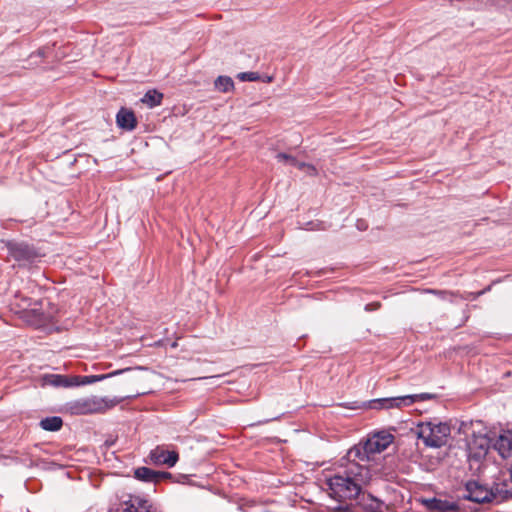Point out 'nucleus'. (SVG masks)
I'll list each match as a JSON object with an SVG mask.
<instances>
[{
	"label": "nucleus",
	"mask_w": 512,
	"mask_h": 512,
	"mask_svg": "<svg viewBox=\"0 0 512 512\" xmlns=\"http://www.w3.org/2000/svg\"><path fill=\"white\" fill-rule=\"evenodd\" d=\"M116 404V401L109 400L107 398L91 396L72 400L68 402L67 406L71 414L87 415L103 413L106 410L114 407Z\"/></svg>",
	"instance_id": "obj_5"
},
{
	"label": "nucleus",
	"mask_w": 512,
	"mask_h": 512,
	"mask_svg": "<svg viewBox=\"0 0 512 512\" xmlns=\"http://www.w3.org/2000/svg\"><path fill=\"white\" fill-rule=\"evenodd\" d=\"M430 293L436 294L440 296L441 298H445L446 295L451 294L450 292L443 291V290H429Z\"/></svg>",
	"instance_id": "obj_28"
},
{
	"label": "nucleus",
	"mask_w": 512,
	"mask_h": 512,
	"mask_svg": "<svg viewBox=\"0 0 512 512\" xmlns=\"http://www.w3.org/2000/svg\"><path fill=\"white\" fill-rule=\"evenodd\" d=\"M492 448L503 458L512 457V431H506L493 439Z\"/></svg>",
	"instance_id": "obj_11"
},
{
	"label": "nucleus",
	"mask_w": 512,
	"mask_h": 512,
	"mask_svg": "<svg viewBox=\"0 0 512 512\" xmlns=\"http://www.w3.org/2000/svg\"><path fill=\"white\" fill-rule=\"evenodd\" d=\"M277 158L281 161V160H285L287 162H289L291 165L295 166V167H298V164L301 162V161H298L297 159H295L294 157L288 155V154H285V153H279L277 155Z\"/></svg>",
	"instance_id": "obj_23"
},
{
	"label": "nucleus",
	"mask_w": 512,
	"mask_h": 512,
	"mask_svg": "<svg viewBox=\"0 0 512 512\" xmlns=\"http://www.w3.org/2000/svg\"><path fill=\"white\" fill-rule=\"evenodd\" d=\"M357 227H358V229H360V230H363V229H365V228H366V226L364 225V223H363V222H358Z\"/></svg>",
	"instance_id": "obj_33"
},
{
	"label": "nucleus",
	"mask_w": 512,
	"mask_h": 512,
	"mask_svg": "<svg viewBox=\"0 0 512 512\" xmlns=\"http://www.w3.org/2000/svg\"><path fill=\"white\" fill-rule=\"evenodd\" d=\"M393 441L394 436L389 431H376L369 435L363 446L358 445L349 449L347 456L355 461H368L371 455L383 452Z\"/></svg>",
	"instance_id": "obj_2"
},
{
	"label": "nucleus",
	"mask_w": 512,
	"mask_h": 512,
	"mask_svg": "<svg viewBox=\"0 0 512 512\" xmlns=\"http://www.w3.org/2000/svg\"><path fill=\"white\" fill-rule=\"evenodd\" d=\"M425 503L428 509L432 511L447 512L454 511L457 508L455 503L437 498L426 500Z\"/></svg>",
	"instance_id": "obj_15"
},
{
	"label": "nucleus",
	"mask_w": 512,
	"mask_h": 512,
	"mask_svg": "<svg viewBox=\"0 0 512 512\" xmlns=\"http://www.w3.org/2000/svg\"><path fill=\"white\" fill-rule=\"evenodd\" d=\"M273 80V76H269V75H259L258 74V81H263V82H266V83H269Z\"/></svg>",
	"instance_id": "obj_29"
},
{
	"label": "nucleus",
	"mask_w": 512,
	"mask_h": 512,
	"mask_svg": "<svg viewBox=\"0 0 512 512\" xmlns=\"http://www.w3.org/2000/svg\"><path fill=\"white\" fill-rule=\"evenodd\" d=\"M506 484H495L494 487L481 484L479 481L470 480L465 484L464 499L473 501L475 503H489L492 502L497 495L503 498L512 497V490L505 489Z\"/></svg>",
	"instance_id": "obj_3"
},
{
	"label": "nucleus",
	"mask_w": 512,
	"mask_h": 512,
	"mask_svg": "<svg viewBox=\"0 0 512 512\" xmlns=\"http://www.w3.org/2000/svg\"><path fill=\"white\" fill-rule=\"evenodd\" d=\"M489 289H490V288L488 287L487 289L482 290V291H479V292H477V293H470V295H472V296H473V299H476L477 297H479V296L483 295V294H484L487 290H489Z\"/></svg>",
	"instance_id": "obj_31"
},
{
	"label": "nucleus",
	"mask_w": 512,
	"mask_h": 512,
	"mask_svg": "<svg viewBox=\"0 0 512 512\" xmlns=\"http://www.w3.org/2000/svg\"><path fill=\"white\" fill-rule=\"evenodd\" d=\"M335 510L337 512H348L349 506L348 505H339L338 507L335 508Z\"/></svg>",
	"instance_id": "obj_30"
},
{
	"label": "nucleus",
	"mask_w": 512,
	"mask_h": 512,
	"mask_svg": "<svg viewBox=\"0 0 512 512\" xmlns=\"http://www.w3.org/2000/svg\"><path fill=\"white\" fill-rule=\"evenodd\" d=\"M124 370H118V371H115V372H112V373H109L107 375H101V376H94L93 377V381L95 380H102L104 378H108V377H111V376H114V375H118L120 373H122Z\"/></svg>",
	"instance_id": "obj_27"
},
{
	"label": "nucleus",
	"mask_w": 512,
	"mask_h": 512,
	"mask_svg": "<svg viewBox=\"0 0 512 512\" xmlns=\"http://www.w3.org/2000/svg\"><path fill=\"white\" fill-rule=\"evenodd\" d=\"M382 506H383L382 502H380L376 499H372V503L370 504L369 509L372 512H382Z\"/></svg>",
	"instance_id": "obj_26"
},
{
	"label": "nucleus",
	"mask_w": 512,
	"mask_h": 512,
	"mask_svg": "<svg viewBox=\"0 0 512 512\" xmlns=\"http://www.w3.org/2000/svg\"><path fill=\"white\" fill-rule=\"evenodd\" d=\"M22 310L21 318L29 325L41 327L50 322V315L44 313L41 309V303L35 302L33 307L27 308L25 305H19Z\"/></svg>",
	"instance_id": "obj_6"
},
{
	"label": "nucleus",
	"mask_w": 512,
	"mask_h": 512,
	"mask_svg": "<svg viewBox=\"0 0 512 512\" xmlns=\"http://www.w3.org/2000/svg\"><path fill=\"white\" fill-rule=\"evenodd\" d=\"M493 439L488 438L485 435L474 436L469 442L468 447L471 455L476 458L485 456L492 447Z\"/></svg>",
	"instance_id": "obj_12"
},
{
	"label": "nucleus",
	"mask_w": 512,
	"mask_h": 512,
	"mask_svg": "<svg viewBox=\"0 0 512 512\" xmlns=\"http://www.w3.org/2000/svg\"><path fill=\"white\" fill-rule=\"evenodd\" d=\"M134 476L136 479L144 482H158L162 478L170 477L168 472H157L148 467H139L135 469Z\"/></svg>",
	"instance_id": "obj_14"
},
{
	"label": "nucleus",
	"mask_w": 512,
	"mask_h": 512,
	"mask_svg": "<svg viewBox=\"0 0 512 512\" xmlns=\"http://www.w3.org/2000/svg\"><path fill=\"white\" fill-rule=\"evenodd\" d=\"M345 407L350 409H360V408H368L374 410H382L386 409L385 398L373 399L366 402L354 401L351 402V405H345Z\"/></svg>",
	"instance_id": "obj_16"
},
{
	"label": "nucleus",
	"mask_w": 512,
	"mask_h": 512,
	"mask_svg": "<svg viewBox=\"0 0 512 512\" xmlns=\"http://www.w3.org/2000/svg\"><path fill=\"white\" fill-rule=\"evenodd\" d=\"M435 394L431 393H420L405 396L387 397L385 398L386 410L388 409H401L403 407L411 406L412 404L420 401H427L434 399Z\"/></svg>",
	"instance_id": "obj_7"
},
{
	"label": "nucleus",
	"mask_w": 512,
	"mask_h": 512,
	"mask_svg": "<svg viewBox=\"0 0 512 512\" xmlns=\"http://www.w3.org/2000/svg\"><path fill=\"white\" fill-rule=\"evenodd\" d=\"M277 158L281 161V160H285L287 162H289L291 165L295 166V167H298V164L301 162V161H298L297 159H295L294 157L288 155V154H285V153H279L277 155Z\"/></svg>",
	"instance_id": "obj_24"
},
{
	"label": "nucleus",
	"mask_w": 512,
	"mask_h": 512,
	"mask_svg": "<svg viewBox=\"0 0 512 512\" xmlns=\"http://www.w3.org/2000/svg\"><path fill=\"white\" fill-rule=\"evenodd\" d=\"M39 425L43 430L55 432L61 429L63 421L58 416H52L42 419Z\"/></svg>",
	"instance_id": "obj_18"
},
{
	"label": "nucleus",
	"mask_w": 512,
	"mask_h": 512,
	"mask_svg": "<svg viewBox=\"0 0 512 512\" xmlns=\"http://www.w3.org/2000/svg\"><path fill=\"white\" fill-rule=\"evenodd\" d=\"M116 123L121 129L132 131L137 126V119L132 110L121 108L116 115Z\"/></svg>",
	"instance_id": "obj_13"
},
{
	"label": "nucleus",
	"mask_w": 512,
	"mask_h": 512,
	"mask_svg": "<svg viewBox=\"0 0 512 512\" xmlns=\"http://www.w3.org/2000/svg\"><path fill=\"white\" fill-rule=\"evenodd\" d=\"M45 51H46L45 49H39V50L37 51V56H39V57H43V56L45 55Z\"/></svg>",
	"instance_id": "obj_32"
},
{
	"label": "nucleus",
	"mask_w": 512,
	"mask_h": 512,
	"mask_svg": "<svg viewBox=\"0 0 512 512\" xmlns=\"http://www.w3.org/2000/svg\"><path fill=\"white\" fill-rule=\"evenodd\" d=\"M16 302L13 304L15 306V312L20 313L22 315V310L19 305H25L27 308H30L34 303H32L30 298L16 295L15 296Z\"/></svg>",
	"instance_id": "obj_21"
},
{
	"label": "nucleus",
	"mask_w": 512,
	"mask_h": 512,
	"mask_svg": "<svg viewBox=\"0 0 512 512\" xmlns=\"http://www.w3.org/2000/svg\"><path fill=\"white\" fill-rule=\"evenodd\" d=\"M342 462L348 463L346 468L327 481L330 496L340 502L352 500L359 495L366 473L365 467L348 456Z\"/></svg>",
	"instance_id": "obj_1"
},
{
	"label": "nucleus",
	"mask_w": 512,
	"mask_h": 512,
	"mask_svg": "<svg viewBox=\"0 0 512 512\" xmlns=\"http://www.w3.org/2000/svg\"><path fill=\"white\" fill-rule=\"evenodd\" d=\"M7 248L9 255L18 262H31L37 257L34 248L25 243L9 242Z\"/></svg>",
	"instance_id": "obj_8"
},
{
	"label": "nucleus",
	"mask_w": 512,
	"mask_h": 512,
	"mask_svg": "<svg viewBox=\"0 0 512 512\" xmlns=\"http://www.w3.org/2000/svg\"><path fill=\"white\" fill-rule=\"evenodd\" d=\"M237 78L241 81H256V72H241Z\"/></svg>",
	"instance_id": "obj_25"
},
{
	"label": "nucleus",
	"mask_w": 512,
	"mask_h": 512,
	"mask_svg": "<svg viewBox=\"0 0 512 512\" xmlns=\"http://www.w3.org/2000/svg\"><path fill=\"white\" fill-rule=\"evenodd\" d=\"M451 429L447 423L422 422L417 426V435L428 447L439 448L446 444Z\"/></svg>",
	"instance_id": "obj_4"
},
{
	"label": "nucleus",
	"mask_w": 512,
	"mask_h": 512,
	"mask_svg": "<svg viewBox=\"0 0 512 512\" xmlns=\"http://www.w3.org/2000/svg\"><path fill=\"white\" fill-rule=\"evenodd\" d=\"M299 170L304 171L306 174L310 176H314L317 174V169L308 163L300 162L297 167Z\"/></svg>",
	"instance_id": "obj_22"
},
{
	"label": "nucleus",
	"mask_w": 512,
	"mask_h": 512,
	"mask_svg": "<svg viewBox=\"0 0 512 512\" xmlns=\"http://www.w3.org/2000/svg\"><path fill=\"white\" fill-rule=\"evenodd\" d=\"M149 457L151 461L156 465H166L167 467H173L179 460V454L177 451H169L164 446H157L151 450Z\"/></svg>",
	"instance_id": "obj_9"
},
{
	"label": "nucleus",
	"mask_w": 512,
	"mask_h": 512,
	"mask_svg": "<svg viewBox=\"0 0 512 512\" xmlns=\"http://www.w3.org/2000/svg\"><path fill=\"white\" fill-rule=\"evenodd\" d=\"M44 380L47 384H50V385H53L56 387L68 385L67 379L62 375H56V374L46 375L44 377Z\"/></svg>",
	"instance_id": "obj_20"
},
{
	"label": "nucleus",
	"mask_w": 512,
	"mask_h": 512,
	"mask_svg": "<svg viewBox=\"0 0 512 512\" xmlns=\"http://www.w3.org/2000/svg\"><path fill=\"white\" fill-rule=\"evenodd\" d=\"M163 94L155 89L148 90L141 101L148 107L153 108L159 106L162 103Z\"/></svg>",
	"instance_id": "obj_17"
},
{
	"label": "nucleus",
	"mask_w": 512,
	"mask_h": 512,
	"mask_svg": "<svg viewBox=\"0 0 512 512\" xmlns=\"http://www.w3.org/2000/svg\"><path fill=\"white\" fill-rule=\"evenodd\" d=\"M215 87L224 93L231 91L234 87L233 80L228 76H219L215 80Z\"/></svg>",
	"instance_id": "obj_19"
},
{
	"label": "nucleus",
	"mask_w": 512,
	"mask_h": 512,
	"mask_svg": "<svg viewBox=\"0 0 512 512\" xmlns=\"http://www.w3.org/2000/svg\"><path fill=\"white\" fill-rule=\"evenodd\" d=\"M510 480L512 482V465H511V468H510Z\"/></svg>",
	"instance_id": "obj_34"
},
{
	"label": "nucleus",
	"mask_w": 512,
	"mask_h": 512,
	"mask_svg": "<svg viewBox=\"0 0 512 512\" xmlns=\"http://www.w3.org/2000/svg\"><path fill=\"white\" fill-rule=\"evenodd\" d=\"M122 507L121 512H157V507L151 501L140 496H130Z\"/></svg>",
	"instance_id": "obj_10"
}]
</instances>
